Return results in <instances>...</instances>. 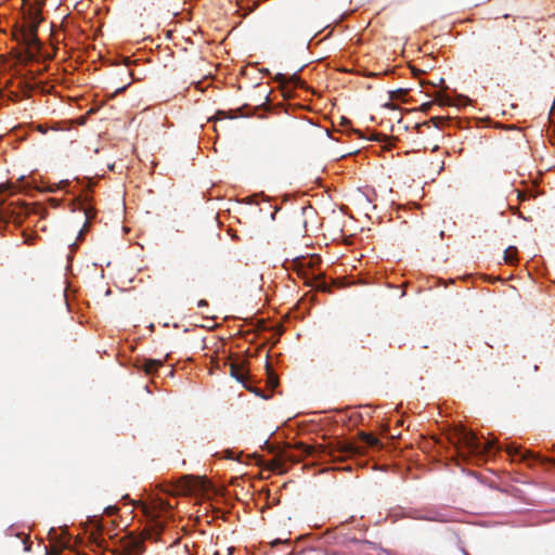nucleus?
Segmentation results:
<instances>
[{"label":"nucleus","mask_w":555,"mask_h":555,"mask_svg":"<svg viewBox=\"0 0 555 555\" xmlns=\"http://www.w3.org/2000/svg\"><path fill=\"white\" fill-rule=\"evenodd\" d=\"M514 23L515 17L512 24H498L483 42L480 53L488 66L499 67L517 59L524 43Z\"/></svg>","instance_id":"obj_1"},{"label":"nucleus","mask_w":555,"mask_h":555,"mask_svg":"<svg viewBox=\"0 0 555 555\" xmlns=\"http://www.w3.org/2000/svg\"><path fill=\"white\" fill-rule=\"evenodd\" d=\"M295 449L300 451V455L312 456L317 452L327 453L333 461H345L346 459L363 454L365 448L358 447L350 442L344 441H335L327 447L319 446H308L304 442H298L295 444Z\"/></svg>","instance_id":"obj_2"},{"label":"nucleus","mask_w":555,"mask_h":555,"mask_svg":"<svg viewBox=\"0 0 555 555\" xmlns=\"http://www.w3.org/2000/svg\"><path fill=\"white\" fill-rule=\"evenodd\" d=\"M455 446L457 449H465L472 454L487 455L495 448V441H487L481 443L478 437L470 430L462 428L454 435Z\"/></svg>","instance_id":"obj_3"},{"label":"nucleus","mask_w":555,"mask_h":555,"mask_svg":"<svg viewBox=\"0 0 555 555\" xmlns=\"http://www.w3.org/2000/svg\"><path fill=\"white\" fill-rule=\"evenodd\" d=\"M16 39L26 48L21 59L26 62L33 61L40 50V42L37 34L27 33L21 29L16 35Z\"/></svg>","instance_id":"obj_4"},{"label":"nucleus","mask_w":555,"mask_h":555,"mask_svg":"<svg viewBox=\"0 0 555 555\" xmlns=\"http://www.w3.org/2000/svg\"><path fill=\"white\" fill-rule=\"evenodd\" d=\"M33 210L25 203L16 205L11 203L2 210L3 218L8 219V221H13L17 225H21L25 218Z\"/></svg>","instance_id":"obj_5"},{"label":"nucleus","mask_w":555,"mask_h":555,"mask_svg":"<svg viewBox=\"0 0 555 555\" xmlns=\"http://www.w3.org/2000/svg\"><path fill=\"white\" fill-rule=\"evenodd\" d=\"M230 374L232 377H234L237 382L242 383L244 387L248 390L255 391L256 393H259L256 389L250 388L246 385V374H245V361H242L241 363L232 362L230 364Z\"/></svg>","instance_id":"obj_6"},{"label":"nucleus","mask_w":555,"mask_h":555,"mask_svg":"<svg viewBox=\"0 0 555 555\" xmlns=\"http://www.w3.org/2000/svg\"><path fill=\"white\" fill-rule=\"evenodd\" d=\"M183 482L182 490L184 493H192L194 491L199 490L204 486V481L199 478H194L192 476H184L181 480Z\"/></svg>","instance_id":"obj_7"},{"label":"nucleus","mask_w":555,"mask_h":555,"mask_svg":"<svg viewBox=\"0 0 555 555\" xmlns=\"http://www.w3.org/2000/svg\"><path fill=\"white\" fill-rule=\"evenodd\" d=\"M125 555H140L143 551V543L139 540H130L124 546Z\"/></svg>","instance_id":"obj_8"},{"label":"nucleus","mask_w":555,"mask_h":555,"mask_svg":"<svg viewBox=\"0 0 555 555\" xmlns=\"http://www.w3.org/2000/svg\"><path fill=\"white\" fill-rule=\"evenodd\" d=\"M449 120H450V118L436 116V117H431L428 121H425L423 124H417L416 128H417L418 133H423V128H425V127L429 128L430 124H433L436 128H440L444 122H447Z\"/></svg>","instance_id":"obj_9"},{"label":"nucleus","mask_w":555,"mask_h":555,"mask_svg":"<svg viewBox=\"0 0 555 555\" xmlns=\"http://www.w3.org/2000/svg\"><path fill=\"white\" fill-rule=\"evenodd\" d=\"M306 284L314 287L317 291L321 292H330L331 287L327 285L325 279L321 275L313 276L309 281H306Z\"/></svg>","instance_id":"obj_10"},{"label":"nucleus","mask_w":555,"mask_h":555,"mask_svg":"<svg viewBox=\"0 0 555 555\" xmlns=\"http://www.w3.org/2000/svg\"><path fill=\"white\" fill-rule=\"evenodd\" d=\"M163 363L164 362L162 360L145 359L141 367L146 374L151 375L163 366Z\"/></svg>","instance_id":"obj_11"},{"label":"nucleus","mask_w":555,"mask_h":555,"mask_svg":"<svg viewBox=\"0 0 555 555\" xmlns=\"http://www.w3.org/2000/svg\"><path fill=\"white\" fill-rule=\"evenodd\" d=\"M275 80H276L278 82H280L283 87H284L285 85H287V83H292V85H294L295 87H297V86H299V85L301 86V80H300V78H299L296 74H294V75H292V76H289V77H287V76H286V75H284V74H278V75L275 76Z\"/></svg>","instance_id":"obj_12"},{"label":"nucleus","mask_w":555,"mask_h":555,"mask_svg":"<svg viewBox=\"0 0 555 555\" xmlns=\"http://www.w3.org/2000/svg\"><path fill=\"white\" fill-rule=\"evenodd\" d=\"M506 451L512 456L519 455L520 460H522V461L535 459V456L531 452L526 451V453H521L520 449L517 447H514V446H508Z\"/></svg>","instance_id":"obj_13"},{"label":"nucleus","mask_w":555,"mask_h":555,"mask_svg":"<svg viewBox=\"0 0 555 555\" xmlns=\"http://www.w3.org/2000/svg\"><path fill=\"white\" fill-rule=\"evenodd\" d=\"M40 22H41L40 13H34V21L26 22L27 25L24 28H22V30H25L27 33L37 34Z\"/></svg>","instance_id":"obj_14"},{"label":"nucleus","mask_w":555,"mask_h":555,"mask_svg":"<svg viewBox=\"0 0 555 555\" xmlns=\"http://www.w3.org/2000/svg\"><path fill=\"white\" fill-rule=\"evenodd\" d=\"M360 438L369 447H380L382 443L378 438L372 434L360 433Z\"/></svg>","instance_id":"obj_15"},{"label":"nucleus","mask_w":555,"mask_h":555,"mask_svg":"<svg viewBox=\"0 0 555 555\" xmlns=\"http://www.w3.org/2000/svg\"><path fill=\"white\" fill-rule=\"evenodd\" d=\"M517 248L509 246L504 250V261L506 263H514L516 261Z\"/></svg>","instance_id":"obj_16"},{"label":"nucleus","mask_w":555,"mask_h":555,"mask_svg":"<svg viewBox=\"0 0 555 555\" xmlns=\"http://www.w3.org/2000/svg\"><path fill=\"white\" fill-rule=\"evenodd\" d=\"M284 459L292 462V463H296V462H299L301 460L300 456H297L293 453H285L284 455Z\"/></svg>","instance_id":"obj_17"},{"label":"nucleus","mask_w":555,"mask_h":555,"mask_svg":"<svg viewBox=\"0 0 555 555\" xmlns=\"http://www.w3.org/2000/svg\"><path fill=\"white\" fill-rule=\"evenodd\" d=\"M34 13H39L37 10L30 9L26 15V22L34 21Z\"/></svg>","instance_id":"obj_18"},{"label":"nucleus","mask_w":555,"mask_h":555,"mask_svg":"<svg viewBox=\"0 0 555 555\" xmlns=\"http://www.w3.org/2000/svg\"><path fill=\"white\" fill-rule=\"evenodd\" d=\"M158 504L163 511H167L168 508H171V506L168 503H165L163 500H159Z\"/></svg>","instance_id":"obj_19"},{"label":"nucleus","mask_w":555,"mask_h":555,"mask_svg":"<svg viewBox=\"0 0 555 555\" xmlns=\"http://www.w3.org/2000/svg\"><path fill=\"white\" fill-rule=\"evenodd\" d=\"M105 512L107 515H114L117 512V507L108 506V507H106Z\"/></svg>","instance_id":"obj_20"},{"label":"nucleus","mask_w":555,"mask_h":555,"mask_svg":"<svg viewBox=\"0 0 555 555\" xmlns=\"http://www.w3.org/2000/svg\"><path fill=\"white\" fill-rule=\"evenodd\" d=\"M23 542L25 544V551H30L31 543H30L28 537H25Z\"/></svg>","instance_id":"obj_21"},{"label":"nucleus","mask_w":555,"mask_h":555,"mask_svg":"<svg viewBox=\"0 0 555 555\" xmlns=\"http://www.w3.org/2000/svg\"><path fill=\"white\" fill-rule=\"evenodd\" d=\"M207 305H208V302H207L205 299H201V300L197 302V306H198L199 308H202V307H206Z\"/></svg>","instance_id":"obj_22"},{"label":"nucleus","mask_w":555,"mask_h":555,"mask_svg":"<svg viewBox=\"0 0 555 555\" xmlns=\"http://www.w3.org/2000/svg\"><path fill=\"white\" fill-rule=\"evenodd\" d=\"M430 105H431L430 103H425V104H423V105H422V111H423V112H427V111L429 109Z\"/></svg>","instance_id":"obj_23"},{"label":"nucleus","mask_w":555,"mask_h":555,"mask_svg":"<svg viewBox=\"0 0 555 555\" xmlns=\"http://www.w3.org/2000/svg\"><path fill=\"white\" fill-rule=\"evenodd\" d=\"M439 103H440V105H447V104H449V100L448 99H439Z\"/></svg>","instance_id":"obj_24"},{"label":"nucleus","mask_w":555,"mask_h":555,"mask_svg":"<svg viewBox=\"0 0 555 555\" xmlns=\"http://www.w3.org/2000/svg\"><path fill=\"white\" fill-rule=\"evenodd\" d=\"M234 547H228L227 548V555H233Z\"/></svg>","instance_id":"obj_25"},{"label":"nucleus","mask_w":555,"mask_h":555,"mask_svg":"<svg viewBox=\"0 0 555 555\" xmlns=\"http://www.w3.org/2000/svg\"><path fill=\"white\" fill-rule=\"evenodd\" d=\"M87 228V223H85L83 229L79 232V237L83 235V230Z\"/></svg>","instance_id":"obj_26"},{"label":"nucleus","mask_w":555,"mask_h":555,"mask_svg":"<svg viewBox=\"0 0 555 555\" xmlns=\"http://www.w3.org/2000/svg\"><path fill=\"white\" fill-rule=\"evenodd\" d=\"M271 383L273 384V386H275V385L278 384L276 378H275V377H272V378H271Z\"/></svg>","instance_id":"obj_27"},{"label":"nucleus","mask_w":555,"mask_h":555,"mask_svg":"<svg viewBox=\"0 0 555 555\" xmlns=\"http://www.w3.org/2000/svg\"><path fill=\"white\" fill-rule=\"evenodd\" d=\"M413 73H414V75H418V74L423 73V70H416L413 68Z\"/></svg>","instance_id":"obj_28"},{"label":"nucleus","mask_w":555,"mask_h":555,"mask_svg":"<svg viewBox=\"0 0 555 555\" xmlns=\"http://www.w3.org/2000/svg\"><path fill=\"white\" fill-rule=\"evenodd\" d=\"M125 89H126V86H124V87H120V88H118V89L116 90V92H120V91H124Z\"/></svg>","instance_id":"obj_29"},{"label":"nucleus","mask_w":555,"mask_h":555,"mask_svg":"<svg viewBox=\"0 0 555 555\" xmlns=\"http://www.w3.org/2000/svg\"><path fill=\"white\" fill-rule=\"evenodd\" d=\"M8 188L5 185H0V192H3L4 190H7Z\"/></svg>","instance_id":"obj_30"},{"label":"nucleus","mask_w":555,"mask_h":555,"mask_svg":"<svg viewBox=\"0 0 555 555\" xmlns=\"http://www.w3.org/2000/svg\"><path fill=\"white\" fill-rule=\"evenodd\" d=\"M509 17H511V15H509V14H504V15H503V18H504V20H507V18H509Z\"/></svg>","instance_id":"obj_31"},{"label":"nucleus","mask_w":555,"mask_h":555,"mask_svg":"<svg viewBox=\"0 0 555 555\" xmlns=\"http://www.w3.org/2000/svg\"><path fill=\"white\" fill-rule=\"evenodd\" d=\"M146 514H147V515H151V516H153V517L155 516V515H154V514H152L149 509H146Z\"/></svg>","instance_id":"obj_32"},{"label":"nucleus","mask_w":555,"mask_h":555,"mask_svg":"<svg viewBox=\"0 0 555 555\" xmlns=\"http://www.w3.org/2000/svg\"><path fill=\"white\" fill-rule=\"evenodd\" d=\"M518 196H519L520 198H524V197H525V195H522L521 193H518Z\"/></svg>","instance_id":"obj_33"},{"label":"nucleus","mask_w":555,"mask_h":555,"mask_svg":"<svg viewBox=\"0 0 555 555\" xmlns=\"http://www.w3.org/2000/svg\"><path fill=\"white\" fill-rule=\"evenodd\" d=\"M214 555H221L220 552H216Z\"/></svg>","instance_id":"obj_34"}]
</instances>
